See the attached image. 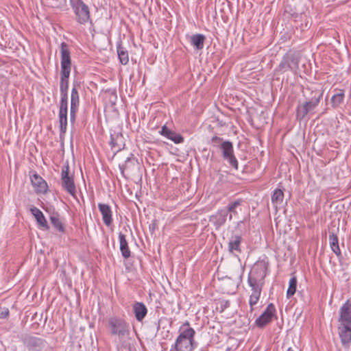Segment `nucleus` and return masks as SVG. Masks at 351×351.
<instances>
[{"instance_id":"f8f14e48","label":"nucleus","mask_w":351,"mask_h":351,"mask_svg":"<svg viewBox=\"0 0 351 351\" xmlns=\"http://www.w3.org/2000/svg\"><path fill=\"white\" fill-rule=\"evenodd\" d=\"M338 332L343 346L348 348L351 343V326L338 325Z\"/></svg>"},{"instance_id":"58836bf2","label":"nucleus","mask_w":351,"mask_h":351,"mask_svg":"<svg viewBox=\"0 0 351 351\" xmlns=\"http://www.w3.org/2000/svg\"><path fill=\"white\" fill-rule=\"evenodd\" d=\"M226 351H231V348H228Z\"/></svg>"},{"instance_id":"2eb2a0df","label":"nucleus","mask_w":351,"mask_h":351,"mask_svg":"<svg viewBox=\"0 0 351 351\" xmlns=\"http://www.w3.org/2000/svg\"><path fill=\"white\" fill-rule=\"evenodd\" d=\"M80 99L77 90L75 87H73L71 94V110L70 118L71 121L73 122L75 119V113L77 112L79 107Z\"/></svg>"},{"instance_id":"b1692460","label":"nucleus","mask_w":351,"mask_h":351,"mask_svg":"<svg viewBox=\"0 0 351 351\" xmlns=\"http://www.w3.org/2000/svg\"><path fill=\"white\" fill-rule=\"evenodd\" d=\"M242 202L243 201L241 199H237L229 203L226 206V209H225V210L228 211V214L229 213V220H232L233 216H236L238 214L237 208L241 206Z\"/></svg>"},{"instance_id":"f03ea898","label":"nucleus","mask_w":351,"mask_h":351,"mask_svg":"<svg viewBox=\"0 0 351 351\" xmlns=\"http://www.w3.org/2000/svg\"><path fill=\"white\" fill-rule=\"evenodd\" d=\"M195 334L194 329L191 327L183 330L169 351H193Z\"/></svg>"},{"instance_id":"aec40b11","label":"nucleus","mask_w":351,"mask_h":351,"mask_svg":"<svg viewBox=\"0 0 351 351\" xmlns=\"http://www.w3.org/2000/svg\"><path fill=\"white\" fill-rule=\"evenodd\" d=\"M137 321L141 322L147 313V308L143 302H136L132 306Z\"/></svg>"},{"instance_id":"2f4dec72","label":"nucleus","mask_w":351,"mask_h":351,"mask_svg":"<svg viewBox=\"0 0 351 351\" xmlns=\"http://www.w3.org/2000/svg\"><path fill=\"white\" fill-rule=\"evenodd\" d=\"M66 5V0H52L51 7L55 8H63Z\"/></svg>"},{"instance_id":"f3484780","label":"nucleus","mask_w":351,"mask_h":351,"mask_svg":"<svg viewBox=\"0 0 351 351\" xmlns=\"http://www.w3.org/2000/svg\"><path fill=\"white\" fill-rule=\"evenodd\" d=\"M30 211L34 216L39 226L44 230H48L49 229V226L48 225V223L41 210L35 206H32L30 208Z\"/></svg>"},{"instance_id":"9b49d317","label":"nucleus","mask_w":351,"mask_h":351,"mask_svg":"<svg viewBox=\"0 0 351 351\" xmlns=\"http://www.w3.org/2000/svg\"><path fill=\"white\" fill-rule=\"evenodd\" d=\"M339 325L351 326V302L347 300L340 308Z\"/></svg>"},{"instance_id":"20e7f679","label":"nucleus","mask_w":351,"mask_h":351,"mask_svg":"<svg viewBox=\"0 0 351 351\" xmlns=\"http://www.w3.org/2000/svg\"><path fill=\"white\" fill-rule=\"evenodd\" d=\"M312 97L309 101H306L302 105H300L297 108V117L301 119H304L306 115L313 110L319 104L323 96V92L320 90H315L311 92Z\"/></svg>"},{"instance_id":"5701e85b","label":"nucleus","mask_w":351,"mask_h":351,"mask_svg":"<svg viewBox=\"0 0 351 351\" xmlns=\"http://www.w3.org/2000/svg\"><path fill=\"white\" fill-rule=\"evenodd\" d=\"M204 40L205 36L200 34H194L190 38L191 44L198 50L204 48Z\"/></svg>"},{"instance_id":"6ab92c4d","label":"nucleus","mask_w":351,"mask_h":351,"mask_svg":"<svg viewBox=\"0 0 351 351\" xmlns=\"http://www.w3.org/2000/svg\"><path fill=\"white\" fill-rule=\"evenodd\" d=\"M160 134L175 143H181L184 141V138L176 132L169 129L166 125L162 126Z\"/></svg>"},{"instance_id":"412c9836","label":"nucleus","mask_w":351,"mask_h":351,"mask_svg":"<svg viewBox=\"0 0 351 351\" xmlns=\"http://www.w3.org/2000/svg\"><path fill=\"white\" fill-rule=\"evenodd\" d=\"M119 240L120 243V251L121 252V255L124 258H128L131 256V252L128 246V243L126 240L125 235L122 232H119Z\"/></svg>"},{"instance_id":"9d476101","label":"nucleus","mask_w":351,"mask_h":351,"mask_svg":"<svg viewBox=\"0 0 351 351\" xmlns=\"http://www.w3.org/2000/svg\"><path fill=\"white\" fill-rule=\"evenodd\" d=\"M275 313V306L272 303L269 304L264 312L256 319V324L259 327H264L271 322Z\"/></svg>"},{"instance_id":"a878e982","label":"nucleus","mask_w":351,"mask_h":351,"mask_svg":"<svg viewBox=\"0 0 351 351\" xmlns=\"http://www.w3.org/2000/svg\"><path fill=\"white\" fill-rule=\"evenodd\" d=\"M50 221L58 231L64 232V226L58 213H53L50 216Z\"/></svg>"},{"instance_id":"a211bd4d","label":"nucleus","mask_w":351,"mask_h":351,"mask_svg":"<svg viewBox=\"0 0 351 351\" xmlns=\"http://www.w3.org/2000/svg\"><path fill=\"white\" fill-rule=\"evenodd\" d=\"M242 237L241 234H232L228 241V251L231 254L240 253Z\"/></svg>"},{"instance_id":"4be33fe9","label":"nucleus","mask_w":351,"mask_h":351,"mask_svg":"<svg viewBox=\"0 0 351 351\" xmlns=\"http://www.w3.org/2000/svg\"><path fill=\"white\" fill-rule=\"evenodd\" d=\"M110 145L116 152L121 150L125 145L123 135L120 133L111 134Z\"/></svg>"},{"instance_id":"4468645a","label":"nucleus","mask_w":351,"mask_h":351,"mask_svg":"<svg viewBox=\"0 0 351 351\" xmlns=\"http://www.w3.org/2000/svg\"><path fill=\"white\" fill-rule=\"evenodd\" d=\"M98 208L101 214L102 220L106 226H110L112 222V212L108 204L99 203Z\"/></svg>"},{"instance_id":"c756f323","label":"nucleus","mask_w":351,"mask_h":351,"mask_svg":"<svg viewBox=\"0 0 351 351\" xmlns=\"http://www.w3.org/2000/svg\"><path fill=\"white\" fill-rule=\"evenodd\" d=\"M296 287H297V279L296 277L293 276L289 280V287L287 291V297L291 298L293 296L295 291H296Z\"/></svg>"},{"instance_id":"c9c22d12","label":"nucleus","mask_w":351,"mask_h":351,"mask_svg":"<svg viewBox=\"0 0 351 351\" xmlns=\"http://www.w3.org/2000/svg\"><path fill=\"white\" fill-rule=\"evenodd\" d=\"M130 162H132V160L130 158H128L127 160L125 161V167L123 169H122V170H121L122 173H123L124 170L127 169L128 163Z\"/></svg>"},{"instance_id":"0eeeda50","label":"nucleus","mask_w":351,"mask_h":351,"mask_svg":"<svg viewBox=\"0 0 351 351\" xmlns=\"http://www.w3.org/2000/svg\"><path fill=\"white\" fill-rule=\"evenodd\" d=\"M268 263L265 261H257L252 267L247 279L265 282L267 276Z\"/></svg>"},{"instance_id":"6e6552de","label":"nucleus","mask_w":351,"mask_h":351,"mask_svg":"<svg viewBox=\"0 0 351 351\" xmlns=\"http://www.w3.org/2000/svg\"><path fill=\"white\" fill-rule=\"evenodd\" d=\"M247 282L251 288L252 293L250 295L249 304L250 306V311L254 310V306L256 305L261 297L263 287L265 282L247 279Z\"/></svg>"},{"instance_id":"39448f33","label":"nucleus","mask_w":351,"mask_h":351,"mask_svg":"<svg viewBox=\"0 0 351 351\" xmlns=\"http://www.w3.org/2000/svg\"><path fill=\"white\" fill-rule=\"evenodd\" d=\"M70 4L75 14L77 22L85 24L90 20L89 8L82 0H70Z\"/></svg>"},{"instance_id":"c85d7f7f","label":"nucleus","mask_w":351,"mask_h":351,"mask_svg":"<svg viewBox=\"0 0 351 351\" xmlns=\"http://www.w3.org/2000/svg\"><path fill=\"white\" fill-rule=\"evenodd\" d=\"M344 93L340 90L337 93L335 94L331 98V103L333 107H338L343 101Z\"/></svg>"},{"instance_id":"473e14b6","label":"nucleus","mask_w":351,"mask_h":351,"mask_svg":"<svg viewBox=\"0 0 351 351\" xmlns=\"http://www.w3.org/2000/svg\"><path fill=\"white\" fill-rule=\"evenodd\" d=\"M287 59H289L290 64L293 66V69H295L298 65V59L293 55H286Z\"/></svg>"},{"instance_id":"cd10ccee","label":"nucleus","mask_w":351,"mask_h":351,"mask_svg":"<svg viewBox=\"0 0 351 351\" xmlns=\"http://www.w3.org/2000/svg\"><path fill=\"white\" fill-rule=\"evenodd\" d=\"M117 53L119 59L122 64H127L129 61L128 51L121 45L117 46Z\"/></svg>"},{"instance_id":"ddd939ff","label":"nucleus","mask_w":351,"mask_h":351,"mask_svg":"<svg viewBox=\"0 0 351 351\" xmlns=\"http://www.w3.org/2000/svg\"><path fill=\"white\" fill-rule=\"evenodd\" d=\"M32 184L36 193H45L47 191V184L43 178L36 173H34L31 176Z\"/></svg>"},{"instance_id":"7ed1b4c3","label":"nucleus","mask_w":351,"mask_h":351,"mask_svg":"<svg viewBox=\"0 0 351 351\" xmlns=\"http://www.w3.org/2000/svg\"><path fill=\"white\" fill-rule=\"evenodd\" d=\"M108 326L111 335L118 337L121 341L125 340L130 335V325L122 318L118 317L109 318Z\"/></svg>"},{"instance_id":"72a5a7b5","label":"nucleus","mask_w":351,"mask_h":351,"mask_svg":"<svg viewBox=\"0 0 351 351\" xmlns=\"http://www.w3.org/2000/svg\"><path fill=\"white\" fill-rule=\"evenodd\" d=\"M9 315V310L6 307H0V319H5Z\"/></svg>"},{"instance_id":"f704fd0d","label":"nucleus","mask_w":351,"mask_h":351,"mask_svg":"<svg viewBox=\"0 0 351 351\" xmlns=\"http://www.w3.org/2000/svg\"><path fill=\"white\" fill-rule=\"evenodd\" d=\"M222 138L218 136H214L211 139V143L214 146H219L220 147L221 144L222 142Z\"/></svg>"},{"instance_id":"1a4fd4ad","label":"nucleus","mask_w":351,"mask_h":351,"mask_svg":"<svg viewBox=\"0 0 351 351\" xmlns=\"http://www.w3.org/2000/svg\"><path fill=\"white\" fill-rule=\"evenodd\" d=\"M220 149L223 158L228 160L232 167L237 169L238 161L234 155L232 143L229 141H223L220 145Z\"/></svg>"},{"instance_id":"4c0bfd02","label":"nucleus","mask_w":351,"mask_h":351,"mask_svg":"<svg viewBox=\"0 0 351 351\" xmlns=\"http://www.w3.org/2000/svg\"><path fill=\"white\" fill-rule=\"evenodd\" d=\"M287 351H294L291 348H287Z\"/></svg>"},{"instance_id":"7c9ffc66","label":"nucleus","mask_w":351,"mask_h":351,"mask_svg":"<svg viewBox=\"0 0 351 351\" xmlns=\"http://www.w3.org/2000/svg\"><path fill=\"white\" fill-rule=\"evenodd\" d=\"M279 71L285 72L289 69L294 70L293 66L290 64L289 59L285 56L278 66Z\"/></svg>"},{"instance_id":"393cba45","label":"nucleus","mask_w":351,"mask_h":351,"mask_svg":"<svg viewBox=\"0 0 351 351\" xmlns=\"http://www.w3.org/2000/svg\"><path fill=\"white\" fill-rule=\"evenodd\" d=\"M329 243L332 252L337 256L341 254V250L339 246V239L337 236L332 232H330L328 235Z\"/></svg>"},{"instance_id":"e433bc0d","label":"nucleus","mask_w":351,"mask_h":351,"mask_svg":"<svg viewBox=\"0 0 351 351\" xmlns=\"http://www.w3.org/2000/svg\"><path fill=\"white\" fill-rule=\"evenodd\" d=\"M188 326V328L189 327V322L188 321H186V322H184L183 324H182V326Z\"/></svg>"},{"instance_id":"bb28decb","label":"nucleus","mask_w":351,"mask_h":351,"mask_svg":"<svg viewBox=\"0 0 351 351\" xmlns=\"http://www.w3.org/2000/svg\"><path fill=\"white\" fill-rule=\"evenodd\" d=\"M284 199V193L281 189H276L271 196V202L276 207L282 204Z\"/></svg>"},{"instance_id":"f257e3e1","label":"nucleus","mask_w":351,"mask_h":351,"mask_svg":"<svg viewBox=\"0 0 351 351\" xmlns=\"http://www.w3.org/2000/svg\"><path fill=\"white\" fill-rule=\"evenodd\" d=\"M60 54L61 71L60 90L61 93V100L60 103L59 121L60 132L64 134L66 132L67 125V91L69 88V78L71 69L70 51L66 43H61Z\"/></svg>"},{"instance_id":"dca6fc26","label":"nucleus","mask_w":351,"mask_h":351,"mask_svg":"<svg viewBox=\"0 0 351 351\" xmlns=\"http://www.w3.org/2000/svg\"><path fill=\"white\" fill-rule=\"evenodd\" d=\"M227 217L228 211H226L225 209H221L216 214L210 216V221L218 229L225 223Z\"/></svg>"},{"instance_id":"423d86ee","label":"nucleus","mask_w":351,"mask_h":351,"mask_svg":"<svg viewBox=\"0 0 351 351\" xmlns=\"http://www.w3.org/2000/svg\"><path fill=\"white\" fill-rule=\"evenodd\" d=\"M69 166L68 164L62 167L61 182L62 188L73 197L76 196V187L73 176L69 173Z\"/></svg>"}]
</instances>
